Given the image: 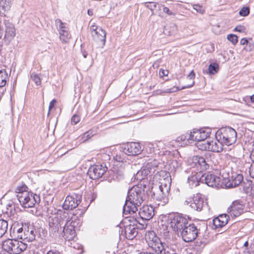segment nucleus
Returning a JSON list of instances; mask_svg holds the SVG:
<instances>
[{
    "instance_id": "nucleus-27",
    "label": "nucleus",
    "mask_w": 254,
    "mask_h": 254,
    "mask_svg": "<svg viewBox=\"0 0 254 254\" xmlns=\"http://www.w3.org/2000/svg\"><path fill=\"white\" fill-rule=\"evenodd\" d=\"M228 216L221 214L213 220V224L215 228H221L226 225L228 222Z\"/></svg>"
},
{
    "instance_id": "nucleus-6",
    "label": "nucleus",
    "mask_w": 254,
    "mask_h": 254,
    "mask_svg": "<svg viewBox=\"0 0 254 254\" xmlns=\"http://www.w3.org/2000/svg\"><path fill=\"white\" fill-rule=\"evenodd\" d=\"M145 238L149 247L151 248L157 254H161L170 246L162 242L156 233L153 231L146 232Z\"/></svg>"
},
{
    "instance_id": "nucleus-37",
    "label": "nucleus",
    "mask_w": 254,
    "mask_h": 254,
    "mask_svg": "<svg viewBox=\"0 0 254 254\" xmlns=\"http://www.w3.org/2000/svg\"><path fill=\"white\" fill-rule=\"evenodd\" d=\"M219 69V66L217 64L212 63L210 64L208 66V71L211 74H214L217 73Z\"/></svg>"
},
{
    "instance_id": "nucleus-25",
    "label": "nucleus",
    "mask_w": 254,
    "mask_h": 254,
    "mask_svg": "<svg viewBox=\"0 0 254 254\" xmlns=\"http://www.w3.org/2000/svg\"><path fill=\"white\" fill-rule=\"evenodd\" d=\"M12 0H0V15L5 17L10 10Z\"/></svg>"
},
{
    "instance_id": "nucleus-3",
    "label": "nucleus",
    "mask_w": 254,
    "mask_h": 254,
    "mask_svg": "<svg viewBox=\"0 0 254 254\" xmlns=\"http://www.w3.org/2000/svg\"><path fill=\"white\" fill-rule=\"evenodd\" d=\"M25 185L18 186L15 190L16 196L21 204L25 208L33 207L36 203L40 201L39 195L29 191Z\"/></svg>"
},
{
    "instance_id": "nucleus-2",
    "label": "nucleus",
    "mask_w": 254,
    "mask_h": 254,
    "mask_svg": "<svg viewBox=\"0 0 254 254\" xmlns=\"http://www.w3.org/2000/svg\"><path fill=\"white\" fill-rule=\"evenodd\" d=\"M171 179L168 178L160 179L159 185L152 188V197L158 201V205L164 206L169 201L168 196L171 187Z\"/></svg>"
},
{
    "instance_id": "nucleus-28",
    "label": "nucleus",
    "mask_w": 254,
    "mask_h": 254,
    "mask_svg": "<svg viewBox=\"0 0 254 254\" xmlns=\"http://www.w3.org/2000/svg\"><path fill=\"white\" fill-rule=\"evenodd\" d=\"M35 239V231L33 228H28L27 230H25L22 235L20 236V239L26 242H32Z\"/></svg>"
},
{
    "instance_id": "nucleus-56",
    "label": "nucleus",
    "mask_w": 254,
    "mask_h": 254,
    "mask_svg": "<svg viewBox=\"0 0 254 254\" xmlns=\"http://www.w3.org/2000/svg\"><path fill=\"white\" fill-rule=\"evenodd\" d=\"M8 207L7 208V210L6 211V213H8V212L11 213L12 212V204H9L7 205Z\"/></svg>"
},
{
    "instance_id": "nucleus-42",
    "label": "nucleus",
    "mask_w": 254,
    "mask_h": 254,
    "mask_svg": "<svg viewBox=\"0 0 254 254\" xmlns=\"http://www.w3.org/2000/svg\"><path fill=\"white\" fill-rule=\"evenodd\" d=\"M93 136L92 131L89 130L84 133L82 136V141H85Z\"/></svg>"
},
{
    "instance_id": "nucleus-46",
    "label": "nucleus",
    "mask_w": 254,
    "mask_h": 254,
    "mask_svg": "<svg viewBox=\"0 0 254 254\" xmlns=\"http://www.w3.org/2000/svg\"><path fill=\"white\" fill-rule=\"evenodd\" d=\"M193 8L199 13L203 14L204 12V9L202 6L198 4H194L193 5Z\"/></svg>"
},
{
    "instance_id": "nucleus-20",
    "label": "nucleus",
    "mask_w": 254,
    "mask_h": 254,
    "mask_svg": "<svg viewBox=\"0 0 254 254\" xmlns=\"http://www.w3.org/2000/svg\"><path fill=\"white\" fill-rule=\"evenodd\" d=\"M142 151L140 144L137 142H129L125 145L124 151L128 155H137Z\"/></svg>"
},
{
    "instance_id": "nucleus-15",
    "label": "nucleus",
    "mask_w": 254,
    "mask_h": 254,
    "mask_svg": "<svg viewBox=\"0 0 254 254\" xmlns=\"http://www.w3.org/2000/svg\"><path fill=\"white\" fill-rule=\"evenodd\" d=\"M107 170V168L105 166L94 165L89 168L87 174L91 179L96 180L101 178Z\"/></svg>"
},
{
    "instance_id": "nucleus-50",
    "label": "nucleus",
    "mask_w": 254,
    "mask_h": 254,
    "mask_svg": "<svg viewBox=\"0 0 254 254\" xmlns=\"http://www.w3.org/2000/svg\"><path fill=\"white\" fill-rule=\"evenodd\" d=\"M156 6L157 4L155 2H149L147 5V6L151 10H153L154 9H155Z\"/></svg>"
},
{
    "instance_id": "nucleus-40",
    "label": "nucleus",
    "mask_w": 254,
    "mask_h": 254,
    "mask_svg": "<svg viewBox=\"0 0 254 254\" xmlns=\"http://www.w3.org/2000/svg\"><path fill=\"white\" fill-rule=\"evenodd\" d=\"M161 254H178L177 253L173 246H170L165 250Z\"/></svg>"
},
{
    "instance_id": "nucleus-5",
    "label": "nucleus",
    "mask_w": 254,
    "mask_h": 254,
    "mask_svg": "<svg viewBox=\"0 0 254 254\" xmlns=\"http://www.w3.org/2000/svg\"><path fill=\"white\" fill-rule=\"evenodd\" d=\"M216 139L223 145L229 146L234 144L237 140V132L231 127L220 128L215 132Z\"/></svg>"
},
{
    "instance_id": "nucleus-47",
    "label": "nucleus",
    "mask_w": 254,
    "mask_h": 254,
    "mask_svg": "<svg viewBox=\"0 0 254 254\" xmlns=\"http://www.w3.org/2000/svg\"><path fill=\"white\" fill-rule=\"evenodd\" d=\"M250 157L253 161V164L251 165L250 170H252V174L254 176V149L252 151Z\"/></svg>"
},
{
    "instance_id": "nucleus-44",
    "label": "nucleus",
    "mask_w": 254,
    "mask_h": 254,
    "mask_svg": "<svg viewBox=\"0 0 254 254\" xmlns=\"http://www.w3.org/2000/svg\"><path fill=\"white\" fill-rule=\"evenodd\" d=\"M163 11L169 16H175L176 13L171 10L168 7L163 6Z\"/></svg>"
},
{
    "instance_id": "nucleus-32",
    "label": "nucleus",
    "mask_w": 254,
    "mask_h": 254,
    "mask_svg": "<svg viewBox=\"0 0 254 254\" xmlns=\"http://www.w3.org/2000/svg\"><path fill=\"white\" fill-rule=\"evenodd\" d=\"M163 221H161V225L160 226V233L165 238L167 239L170 237V225L169 224H166V222L163 223Z\"/></svg>"
},
{
    "instance_id": "nucleus-21",
    "label": "nucleus",
    "mask_w": 254,
    "mask_h": 254,
    "mask_svg": "<svg viewBox=\"0 0 254 254\" xmlns=\"http://www.w3.org/2000/svg\"><path fill=\"white\" fill-rule=\"evenodd\" d=\"M207 203L204 200L200 194H196L194 196L192 202L190 203V207L192 209L197 211H200L203 208L206 206Z\"/></svg>"
},
{
    "instance_id": "nucleus-41",
    "label": "nucleus",
    "mask_w": 254,
    "mask_h": 254,
    "mask_svg": "<svg viewBox=\"0 0 254 254\" xmlns=\"http://www.w3.org/2000/svg\"><path fill=\"white\" fill-rule=\"evenodd\" d=\"M227 39L233 45H235L238 42V37L233 34L228 35Z\"/></svg>"
},
{
    "instance_id": "nucleus-34",
    "label": "nucleus",
    "mask_w": 254,
    "mask_h": 254,
    "mask_svg": "<svg viewBox=\"0 0 254 254\" xmlns=\"http://www.w3.org/2000/svg\"><path fill=\"white\" fill-rule=\"evenodd\" d=\"M60 39L63 43H66L69 39L68 32L66 29L64 30H60L59 31Z\"/></svg>"
},
{
    "instance_id": "nucleus-1",
    "label": "nucleus",
    "mask_w": 254,
    "mask_h": 254,
    "mask_svg": "<svg viewBox=\"0 0 254 254\" xmlns=\"http://www.w3.org/2000/svg\"><path fill=\"white\" fill-rule=\"evenodd\" d=\"M144 188L138 185L134 186L128 191L126 203L123 207V213L127 215L133 214L138 210L145 198Z\"/></svg>"
},
{
    "instance_id": "nucleus-7",
    "label": "nucleus",
    "mask_w": 254,
    "mask_h": 254,
    "mask_svg": "<svg viewBox=\"0 0 254 254\" xmlns=\"http://www.w3.org/2000/svg\"><path fill=\"white\" fill-rule=\"evenodd\" d=\"M3 250L10 254H20L27 248V245L16 239H7L3 242Z\"/></svg>"
},
{
    "instance_id": "nucleus-22",
    "label": "nucleus",
    "mask_w": 254,
    "mask_h": 254,
    "mask_svg": "<svg viewBox=\"0 0 254 254\" xmlns=\"http://www.w3.org/2000/svg\"><path fill=\"white\" fill-rule=\"evenodd\" d=\"M220 179L212 174H202L201 183H205L210 187H216L219 185Z\"/></svg>"
},
{
    "instance_id": "nucleus-14",
    "label": "nucleus",
    "mask_w": 254,
    "mask_h": 254,
    "mask_svg": "<svg viewBox=\"0 0 254 254\" xmlns=\"http://www.w3.org/2000/svg\"><path fill=\"white\" fill-rule=\"evenodd\" d=\"M128 221L129 223L125 226V235L127 239L132 240L138 234V222L136 219H133L132 221L130 219H128Z\"/></svg>"
},
{
    "instance_id": "nucleus-49",
    "label": "nucleus",
    "mask_w": 254,
    "mask_h": 254,
    "mask_svg": "<svg viewBox=\"0 0 254 254\" xmlns=\"http://www.w3.org/2000/svg\"><path fill=\"white\" fill-rule=\"evenodd\" d=\"M98 28H100V27H98L95 25H92L90 26V30L92 36H93V34H94L96 31H97Z\"/></svg>"
},
{
    "instance_id": "nucleus-19",
    "label": "nucleus",
    "mask_w": 254,
    "mask_h": 254,
    "mask_svg": "<svg viewBox=\"0 0 254 254\" xmlns=\"http://www.w3.org/2000/svg\"><path fill=\"white\" fill-rule=\"evenodd\" d=\"M243 176L241 174L232 173V176L223 182L226 188H233L238 186L243 181Z\"/></svg>"
},
{
    "instance_id": "nucleus-4",
    "label": "nucleus",
    "mask_w": 254,
    "mask_h": 254,
    "mask_svg": "<svg viewBox=\"0 0 254 254\" xmlns=\"http://www.w3.org/2000/svg\"><path fill=\"white\" fill-rule=\"evenodd\" d=\"M159 162L156 159H150L148 162L143 166L140 170H139L135 175V179L137 181H141L148 175L151 176H154V178L156 179L158 177V174L160 176L161 174H163V171H160L159 168Z\"/></svg>"
},
{
    "instance_id": "nucleus-26",
    "label": "nucleus",
    "mask_w": 254,
    "mask_h": 254,
    "mask_svg": "<svg viewBox=\"0 0 254 254\" xmlns=\"http://www.w3.org/2000/svg\"><path fill=\"white\" fill-rule=\"evenodd\" d=\"M106 33L105 30L102 28H98L97 31H96L93 34L92 37L96 42L101 43L103 46L106 42Z\"/></svg>"
},
{
    "instance_id": "nucleus-17",
    "label": "nucleus",
    "mask_w": 254,
    "mask_h": 254,
    "mask_svg": "<svg viewBox=\"0 0 254 254\" xmlns=\"http://www.w3.org/2000/svg\"><path fill=\"white\" fill-rule=\"evenodd\" d=\"M75 222L73 221H66L63 229V237L66 241H72L76 236L74 229Z\"/></svg>"
},
{
    "instance_id": "nucleus-54",
    "label": "nucleus",
    "mask_w": 254,
    "mask_h": 254,
    "mask_svg": "<svg viewBox=\"0 0 254 254\" xmlns=\"http://www.w3.org/2000/svg\"><path fill=\"white\" fill-rule=\"evenodd\" d=\"M57 102V101L55 99L53 100L52 101L50 102L49 107V111L54 106V105Z\"/></svg>"
},
{
    "instance_id": "nucleus-64",
    "label": "nucleus",
    "mask_w": 254,
    "mask_h": 254,
    "mask_svg": "<svg viewBox=\"0 0 254 254\" xmlns=\"http://www.w3.org/2000/svg\"><path fill=\"white\" fill-rule=\"evenodd\" d=\"M155 254L151 253H144L143 254Z\"/></svg>"
},
{
    "instance_id": "nucleus-8",
    "label": "nucleus",
    "mask_w": 254,
    "mask_h": 254,
    "mask_svg": "<svg viewBox=\"0 0 254 254\" xmlns=\"http://www.w3.org/2000/svg\"><path fill=\"white\" fill-rule=\"evenodd\" d=\"M167 224L170 228L179 235L183 228L188 224V221L182 214H176L169 217Z\"/></svg>"
},
{
    "instance_id": "nucleus-52",
    "label": "nucleus",
    "mask_w": 254,
    "mask_h": 254,
    "mask_svg": "<svg viewBox=\"0 0 254 254\" xmlns=\"http://www.w3.org/2000/svg\"><path fill=\"white\" fill-rule=\"evenodd\" d=\"M47 254H63V253L57 250H51L49 251Z\"/></svg>"
},
{
    "instance_id": "nucleus-35",
    "label": "nucleus",
    "mask_w": 254,
    "mask_h": 254,
    "mask_svg": "<svg viewBox=\"0 0 254 254\" xmlns=\"http://www.w3.org/2000/svg\"><path fill=\"white\" fill-rule=\"evenodd\" d=\"M8 229V222L7 221L0 220V238L2 237L7 232Z\"/></svg>"
},
{
    "instance_id": "nucleus-13",
    "label": "nucleus",
    "mask_w": 254,
    "mask_h": 254,
    "mask_svg": "<svg viewBox=\"0 0 254 254\" xmlns=\"http://www.w3.org/2000/svg\"><path fill=\"white\" fill-rule=\"evenodd\" d=\"M64 221L58 216H54L49 218V233L53 237L56 236L64 225Z\"/></svg>"
},
{
    "instance_id": "nucleus-33",
    "label": "nucleus",
    "mask_w": 254,
    "mask_h": 254,
    "mask_svg": "<svg viewBox=\"0 0 254 254\" xmlns=\"http://www.w3.org/2000/svg\"><path fill=\"white\" fill-rule=\"evenodd\" d=\"M10 231L11 235H12L14 237L19 239H20V236L22 235L24 232L23 228L19 227L18 225H14L13 228H11Z\"/></svg>"
},
{
    "instance_id": "nucleus-36",
    "label": "nucleus",
    "mask_w": 254,
    "mask_h": 254,
    "mask_svg": "<svg viewBox=\"0 0 254 254\" xmlns=\"http://www.w3.org/2000/svg\"><path fill=\"white\" fill-rule=\"evenodd\" d=\"M189 135L183 134L178 137L176 140L177 142L179 143V145L180 144L181 145L186 144L188 141Z\"/></svg>"
},
{
    "instance_id": "nucleus-11",
    "label": "nucleus",
    "mask_w": 254,
    "mask_h": 254,
    "mask_svg": "<svg viewBox=\"0 0 254 254\" xmlns=\"http://www.w3.org/2000/svg\"><path fill=\"white\" fill-rule=\"evenodd\" d=\"M211 158L210 153L204 156H195L192 158V163L195 165L198 172H202L208 169L211 165Z\"/></svg>"
},
{
    "instance_id": "nucleus-29",
    "label": "nucleus",
    "mask_w": 254,
    "mask_h": 254,
    "mask_svg": "<svg viewBox=\"0 0 254 254\" xmlns=\"http://www.w3.org/2000/svg\"><path fill=\"white\" fill-rule=\"evenodd\" d=\"M202 177V172H196L192 174L191 176L189 177L188 179L190 185L191 187H195L198 186L199 183H201Z\"/></svg>"
},
{
    "instance_id": "nucleus-43",
    "label": "nucleus",
    "mask_w": 254,
    "mask_h": 254,
    "mask_svg": "<svg viewBox=\"0 0 254 254\" xmlns=\"http://www.w3.org/2000/svg\"><path fill=\"white\" fill-rule=\"evenodd\" d=\"M250 13V9L248 7H243L239 11L241 16H246Z\"/></svg>"
},
{
    "instance_id": "nucleus-60",
    "label": "nucleus",
    "mask_w": 254,
    "mask_h": 254,
    "mask_svg": "<svg viewBox=\"0 0 254 254\" xmlns=\"http://www.w3.org/2000/svg\"><path fill=\"white\" fill-rule=\"evenodd\" d=\"M82 55H83V57L84 58H86L88 55V53L85 51H82Z\"/></svg>"
},
{
    "instance_id": "nucleus-12",
    "label": "nucleus",
    "mask_w": 254,
    "mask_h": 254,
    "mask_svg": "<svg viewBox=\"0 0 254 254\" xmlns=\"http://www.w3.org/2000/svg\"><path fill=\"white\" fill-rule=\"evenodd\" d=\"M222 143L220 141L212 140L210 141H204V143H199L197 147L199 149L202 150H208L214 152H221L223 151Z\"/></svg>"
},
{
    "instance_id": "nucleus-9",
    "label": "nucleus",
    "mask_w": 254,
    "mask_h": 254,
    "mask_svg": "<svg viewBox=\"0 0 254 254\" xmlns=\"http://www.w3.org/2000/svg\"><path fill=\"white\" fill-rule=\"evenodd\" d=\"M198 233L199 230L197 227L194 224L192 223L187 224L179 234L184 241L190 242L196 238Z\"/></svg>"
},
{
    "instance_id": "nucleus-31",
    "label": "nucleus",
    "mask_w": 254,
    "mask_h": 254,
    "mask_svg": "<svg viewBox=\"0 0 254 254\" xmlns=\"http://www.w3.org/2000/svg\"><path fill=\"white\" fill-rule=\"evenodd\" d=\"M9 77L5 69H2L0 70V91H2L3 93L5 89L3 87L5 85L6 81Z\"/></svg>"
},
{
    "instance_id": "nucleus-63",
    "label": "nucleus",
    "mask_w": 254,
    "mask_h": 254,
    "mask_svg": "<svg viewBox=\"0 0 254 254\" xmlns=\"http://www.w3.org/2000/svg\"><path fill=\"white\" fill-rule=\"evenodd\" d=\"M248 245H249V243H248V241H246V242L244 243V246H245V247H248Z\"/></svg>"
},
{
    "instance_id": "nucleus-57",
    "label": "nucleus",
    "mask_w": 254,
    "mask_h": 254,
    "mask_svg": "<svg viewBox=\"0 0 254 254\" xmlns=\"http://www.w3.org/2000/svg\"><path fill=\"white\" fill-rule=\"evenodd\" d=\"M193 84H194V81H192L191 84L187 85H186L185 86L183 87L182 88V89L190 88V87H192L193 85Z\"/></svg>"
},
{
    "instance_id": "nucleus-16",
    "label": "nucleus",
    "mask_w": 254,
    "mask_h": 254,
    "mask_svg": "<svg viewBox=\"0 0 254 254\" xmlns=\"http://www.w3.org/2000/svg\"><path fill=\"white\" fill-rule=\"evenodd\" d=\"M81 196L74 194L66 196L63 204V208L65 210H72L76 208L80 203Z\"/></svg>"
},
{
    "instance_id": "nucleus-61",
    "label": "nucleus",
    "mask_w": 254,
    "mask_h": 254,
    "mask_svg": "<svg viewBox=\"0 0 254 254\" xmlns=\"http://www.w3.org/2000/svg\"><path fill=\"white\" fill-rule=\"evenodd\" d=\"M175 88H176L175 90H172V89H168V91L167 92H169V93H172V92H175L176 91L179 90V89L178 87H176Z\"/></svg>"
},
{
    "instance_id": "nucleus-18",
    "label": "nucleus",
    "mask_w": 254,
    "mask_h": 254,
    "mask_svg": "<svg viewBox=\"0 0 254 254\" xmlns=\"http://www.w3.org/2000/svg\"><path fill=\"white\" fill-rule=\"evenodd\" d=\"M4 41L8 44L15 36V29L12 23L4 20Z\"/></svg>"
},
{
    "instance_id": "nucleus-38",
    "label": "nucleus",
    "mask_w": 254,
    "mask_h": 254,
    "mask_svg": "<svg viewBox=\"0 0 254 254\" xmlns=\"http://www.w3.org/2000/svg\"><path fill=\"white\" fill-rule=\"evenodd\" d=\"M55 24L58 28V31L60 30H64L67 29L65 26V24L63 23L62 20L60 19H57L55 20Z\"/></svg>"
},
{
    "instance_id": "nucleus-55",
    "label": "nucleus",
    "mask_w": 254,
    "mask_h": 254,
    "mask_svg": "<svg viewBox=\"0 0 254 254\" xmlns=\"http://www.w3.org/2000/svg\"><path fill=\"white\" fill-rule=\"evenodd\" d=\"M248 41L246 38H242L240 41V44L242 45H244L245 44H248Z\"/></svg>"
},
{
    "instance_id": "nucleus-53",
    "label": "nucleus",
    "mask_w": 254,
    "mask_h": 254,
    "mask_svg": "<svg viewBox=\"0 0 254 254\" xmlns=\"http://www.w3.org/2000/svg\"><path fill=\"white\" fill-rule=\"evenodd\" d=\"M195 77V73L193 70L191 71V72L189 73V74L187 76L188 79H193Z\"/></svg>"
},
{
    "instance_id": "nucleus-30",
    "label": "nucleus",
    "mask_w": 254,
    "mask_h": 254,
    "mask_svg": "<svg viewBox=\"0 0 254 254\" xmlns=\"http://www.w3.org/2000/svg\"><path fill=\"white\" fill-rule=\"evenodd\" d=\"M113 180L119 181L124 177V168L122 166L115 167L112 170Z\"/></svg>"
},
{
    "instance_id": "nucleus-59",
    "label": "nucleus",
    "mask_w": 254,
    "mask_h": 254,
    "mask_svg": "<svg viewBox=\"0 0 254 254\" xmlns=\"http://www.w3.org/2000/svg\"><path fill=\"white\" fill-rule=\"evenodd\" d=\"M87 14L90 16H92L93 15V10L92 9H88Z\"/></svg>"
},
{
    "instance_id": "nucleus-51",
    "label": "nucleus",
    "mask_w": 254,
    "mask_h": 254,
    "mask_svg": "<svg viewBox=\"0 0 254 254\" xmlns=\"http://www.w3.org/2000/svg\"><path fill=\"white\" fill-rule=\"evenodd\" d=\"M168 71L167 70H165L164 69H161L159 70V75L161 77H163L165 76H167L168 75Z\"/></svg>"
},
{
    "instance_id": "nucleus-39",
    "label": "nucleus",
    "mask_w": 254,
    "mask_h": 254,
    "mask_svg": "<svg viewBox=\"0 0 254 254\" xmlns=\"http://www.w3.org/2000/svg\"><path fill=\"white\" fill-rule=\"evenodd\" d=\"M31 77L37 85L41 84V78L37 74L35 73H32L31 75Z\"/></svg>"
},
{
    "instance_id": "nucleus-23",
    "label": "nucleus",
    "mask_w": 254,
    "mask_h": 254,
    "mask_svg": "<svg viewBox=\"0 0 254 254\" xmlns=\"http://www.w3.org/2000/svg\"><path fill=\"white\" fill-rule=\"evenodd\" d=\"M138 214L142 219L149 220L154 215V209L151 206L143 205L140 208Z\"/></svg>"
},
{
    "instance_id": "nucleus-48",
    "label": "nucleus",
    "mask_w": 254,
    "mask_h": 254,
    "mask_svg": "<svg viewBox=\"0 0 254 254\" xmlns=\"http://www.w3.org/2000/svg\"><path fill=\"white\" fill-rule=\"evenodd\" d=\"M235 31H238L239 32H244L245 31V28L244 26L242 25H238L235 28Z\"/></svg>"
},
{
    "instance_id": "nucleus-10",
    "label": "nucleus",
    "mask_w": 254,
    "mask_h": 254,
    "mask_svg": "<svg viewBox=\"0 0 254 254\" xmlns=\"http://www.w3.org/2000/svg\"><path fill=\"white\" fill-rule=\"evenodd\" d=\"M211 133L209 128H201L199 129H193L189 134L188 140L197 142V146L199 143H204Z\"/></svg>"
},
{
    "instance_id": "nucleus-58",
    "label": "nucleus",
    "mask_w": 254,
    "mask_h": 254,
    "mask_svg": "<svg viewBox=\"0 0 254 254\" xmlns=\"http://www.w3.org/2000/svg\"><path fill=\"white\" fill-rule=\"evenodd\" d=\"M192 201H191V200L190 198H189V199H188L187 200H186L185 201H184V204L185 205H189V204H190V203H191Z\"/></svg>"
},
{
    "instance_id": "nucleus-45",
    "label": "nucleus",
    "mask_w": 254,
    "mask_h": 254,
    "mask_svg": "<svg viewBox=\"0 0 254 254\" xmlns=\"http://www.w3.org/2000/svg\"><path fill=\"white\" fill-rule=\"evenodd\" d=\"M80 120V117L77 114H74L71 119V124L76 125L79 122Z\"/></svg>"
},
{
    "instance_id": "nucleus-24",
    "label": "nucleus",
    "mask_w": 254,
    "mask_h": 254,
    "mask_svg": "<svg viewBox=\"0 0 254 254\" xmlns=\"http://www.w3.org/2000/svg\"><path fill=\"white\" fill-rule=\"evenodd\" d=\"M244 206L239 201H234L229 208V213L231 216L237 217L240 215L244 211Z\"/></svg>"
},
{
    "instance_id": "nucleus-62",
    "label": "nucleus",
    "mask_w": 254,
    "mask_h": 254,
    "mask_svg": "<svg viewBox=\"0 0 254 254\" xmlns=\"http://www.w3.org/2000/svg\"><path fill=\"white\" fill-rule=\"evenodd\" d=\"M251 100L252 102H254V94L251 97Z\"/></svg>"
}]
</instances>
